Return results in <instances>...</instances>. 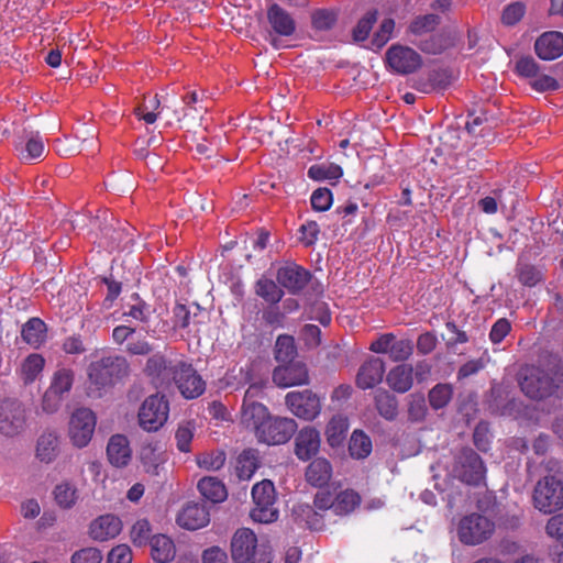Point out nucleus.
<instances>
[{
  "label": "nucleus",
  "mask_w": 563,
  "mask_h": 563,
  "mask_svg": "<svg viewBox=\"0 0 563 563\" xmlns=\"http://www.w3.org/2000/svg\"><path fill=\"white\" fill-rule=\"evenodd\" d=\"M519 384L521 390L531 399H543L552 395L563 397V373L559 371L527 366L522 369Z\"/></svg>",
  "instance_id": "1"
},
{
  "label": "nucleus",
  "mask_w": 563,
  "mask_h": 563,
  "mask_svg": "<svg viewBox=\"0 0 563 563\" xmlns=\"http://www.w3.org/2000/svg\"><path fill=\"white\" fill-rule=\"evenodd\" d=\"M231 554L235 563H272L269 545L258 543L256 534L249 528L239 529L233 534Z\"/></svg>",
  "instance_id": "2"
},
{
  "label": "nucleus",
  "mask_w": 563,
  "mask_h": 563,
  "mask_svg": "<svg viewBox=\"0 0 563 563\" xmlns=\"http://www.w3.org/2000/svg\"><path fill=\"white\" fill-rule=\"evenodd\" d=\"M130 366L128 361L118 355L103 356L92 361L87 369L89 386L96 390L111 387L117 382L129 375Z\"/></svg>",
  "instance_id": "3"
},
{
  "label": "nucleus",
  "mask_w": 563,
  "mask_h": 563,
  "mask_svg": "<svg viewBox=\"0 0 563 563\" xmlns=\"http://www.w3.org/2000/svg\"><path fill=\"white\" fill-rule=\"evenodd\" d=\"M31 409L21 400H0V434L7 439L23 435L30 427Z\"/></svg>",
  "instance_id": "4"
},
{
  "label": "nucleus",
  "mask_w": 563,
  "mask_h": 563,
  "mask_svg": "<svg viewBox=\"0 0 563 563\" xmlns=\"http://www.w3.org/2000/svg\"><path fill=\"white\" fill-rule=\"evenodd\" d=\"M534 507L544 514H552L563 508V483L554 475L541 478L533 492Z\"/></svg>",
  "instance_id": "5"
},
{
  "label": "nucleus",
  "mask_w": 563,
  "mask_h": 563,
  "mask_svg": "<svg viewBox=\"0 0 563 563\" xmlns=\"http://www.w3.org/2000/svg\"><path fill=\"white\" fill-rule=\"evenodd\" d=\"M252 497L254 508L251 511V517L254 521L269 523L277 520L276 494L274 484L271 481L264 479L255 484L252 488Z\"/></svg>",
  "instance_id": "6"
},
{
  "label": "nucleus",
  "mask_w": 563,
  "mask_h": 563,
  "mask_svg": "<svg viewBox=\"0 0 563 563\" xmlns=\"http://www.w3.org/2000/svg\"><path fill=\"white\" fill-rule=\"evenodd\" d=\"M495 523L487 517L473 512L464 516L457 526L459 540L465 545H477L490 538Z\"/></svg>",
  "instance_id": "7"
},
{
  "label": "nucleus",
  "mask_w": 563,
  "mask_h": 563,
  "mask_svg": "<svg viewBox=\"0 0 563 563\" xmlns=\"http://www.w3.org/2000/svg\"><path fill=\"white\" fill-rule=\"evenodd\" d=\"M168 413L169 405L165 397L157 394L151 395L139 409V424L147 432H155L166 423Z\"/></svg>",
  "instance_id": "8"
},
{
  "label": "nucleus",
  "mask_w": 563,
  "mask_h": 563,
  "mask_svg": "<svg viewBox=\"0 0 563 563\" xmlns=\"http://www.w3.org/2000/svg\"><path fill=\"white\" fill-rule=\"evenodd\" d=\"M485 466L481 456L472 449H463L455 457L453 474L461 482L478 485L485 476Z\"/></svg>",
  "instance_id": "9"
},
{
  "label": "nucleus",
  "mask_w": 563,
  "mask_h": 563,
  "mask_svg": "<svg viewBox=\"0 0 563 563\" xmlns=\"http://www.w3.org/2000/svg\"><path fill=\"white\" fill-rule=\"evenodd\" d=\"M97 423L96 415L89 408H77L69 420L68 434L73 444L85 448L92 439Z\"/></svg>",
  "instance_id": "10"
},
{
  "label": "nucleus",
  "mask_w": 563,
  "mask_h": 563,
  "mask_svg": "<svg viewBox=\"0 0 563 563\" xmlns=\"http://www.w3.org/2000/svg\"><path fill=\"white\" fill-rule=\"evenodd\" d=\"M296 427L294 419L271 416L255 437L262 443L278 445L286 443L291 438Z\"/></svg>",
  "instance_id": "11"
},
{
  "label": "nucleus",
  "mask_w": 563,
  "mask_h": 563,
  "mask_svg": "<svg viewBox=\"0 0 563 563\" xmlns=\"http://www.w3.org/2000/svg\"><path fill=\"white\" fill-rule=\"evenodd\" d=\"M285 400L288 409L303 420H313L321 410L319 397L309 389L290 391Z\"/></svg>",
  "instance_id": "12"
},
{
  "label": "nucleus",
  "mask_w": 563,
  "mask_h": 563,
  "mask_svg": "<svg viewBox=\"0 0 563 563\" xmlns=\"http://www.w3.org/2000/svg\"><path fill=\"white\" fill-rule=\"evenodd\" d=\"M388 66L400 75L412 74L422 64L421 56L411 47L393 45L386 52Z\"/></svg>",
  "instance_id": "13"
},
{
  "label": "nucleus",
  "mask_w": 563,
  "mask_h": 563,
  "mask_svg": "<svg viewBox=\"0 0 563 563\" xmlns=\"http://www.w3.org/2000/svg\"><path fill=\"white\" fill-rule=\"evenodd\" d=\"M173 383L176 384L180 394L187 399H194L203 394L206 383L191 364L178 361V369Z\"/></svg>",
  "instance_id": "14"
},
{
  "label": "nucleus",
  "mask_w": 563,
  "mask_h": 563,
  "mask_svg": "<svg viewBox=\"0 0 563 563\" xmlns=\"http://www.w3.org/2000/svg\"><path fill=\"white\" fill-rule=\"evenodd\" d=\"M177 369L178 362L174 363L156 353L147 358L144 372L156 387H168L173 383Z\"/></svg>",
  "instance_id": "15"
},
{
  "label": "nucleus",
  "mask_w": 563,
  "mask_h": 563,
  "mask_svg": "<svg viewBox=\"0 0 563 563\" xmlns=\"http://www.w3.org/2000/svg\"><path fill=\"white\" fill-rule=\"evenodd\" d=\"M309 380L308 369L302 363H286L273 372V382L279 387L303 385Z\"/></svg>",
  "instance_id": "16"
},
{
  "label": "nucleus",
  "mask_w": 563,
  "mask_h": 563,
  "mask_svg": "<svg viewBox=\"0 0 563 563\" xmlns=\"http://www.w3.org/2000/svg\"><path fill=\"white\" fill-rule=\"evenodd\" d=\"M310 278V272L296 264L283 266L277 272L278 283L294 295L302 290Z\"/></svg>",
  "instance_id": "17"
},
{
  "label": "nucleus",
  "mask_w": 563,
  "mask_h": 563,
  "mask_svg": "<svg viewBox=\"0 0 563 563\" xmlns=\"http://www.w3.org/2000/svg\"><path fill=\"white\" fill-rule=\"evenodd\" d=\"M536 54L543 60H553L563 55V33L549 31L541 34L534 43Z\"/></svg>",
  "instance_id": "18"
},
{
  "label": "nucleus",
  "mask_w": 563,
  "mask_h": 563,
  "mask_svg": "<svg viewBox=\"0 0 563 563\" xmlns=\"http://www.w3.org/2000/svg\"><path fill=\"white\" fill-rule=\"evenodd\" d=\"M122 521L118 516L108 514L99 516L89 527V536L96 541H108L120 534Z\"/></svg>",
  "instance_id": "19"
},
{
  "label": "nucleus",
  "mask_w": 563,
  "mask_h": 563,
  "mask_svg": "<svg viewBox=\"0 0 563 563\" xmlns=\"http://www.w3.org/2000/svg\"><path fill=\"white\" fill-rule=\"evenodd\" d=\"M385 363L379 357H371L364 362L356 374V386L361 389L374 388L383 380Z\"/></svg>",
  "instance_id": "20"
},
{
  "label": "nucleus",
  "mask_w": 563,
  "mask_h": 563,
  "mask_svg": "<svg viewBox=\"0 0 563 563\" xmlns=\"http://www.w3.org/2000/svg\"><path fill=\"white\" fill-rule=\"evenodd\" d=\"M176 521L184 529L198 530L209 523L210 515L205 505L191 503L180 510Z\"/></svg>",
  "instance_id": "21"
},
{
  "label": "nucleus",
  "mask_w": 563,
  "mask_h": 563,
  "mask_svg": "<svg viewBox=\"0 0 563 563\" xmlns=\"http://www.w3.org/2000/svg\"><path fill=\"white\" fill-rule=\"evenodd\" d=\"M60 452L59 435L54 430H44L35 443V459L44 464L53 463Z\"/></svg>",
  "instance_id": "22"
},
{
  "label": "nucleus",
  "mask_w": 563,
  "mask_h": 563,
  "mask_svg": "<svg viewBox=\"0 0 563 563\" xmlns=\"http://www.w3.org/2000/svg\"><path fill=\"white\" fill-rule=\"evenodd\" d=\"M320 433L312 427L302 428L295 438V454L301 461H308L320 449Z\"/></svg>",
  "instance_id": "23"
},
{
  "label": "nucleus",
  "mask_w": 563,
  "mask_h": 563,
  "mask_svg": "<svg viewBox=\"0 0 563 563\" xmlns=\"http://www.w3.org/2000/svg\"><path fill=\"white\" fill-rule=\"evenodd\" d=\"M267 20L274 32L279 36H291L296 31L294 18L276 3L267 8Z\"/></svg>",
  "instance_id": "24"
},
{
  "label": "nucleus",
  "mask_w": 563,
  "mask_h": 563,
  "mask_svg": "<svg viewBox=\"0 0 563 563\" xmlns=\"http://www.w3.org/2000/svg\"><path fill=\"white\" fill-rule=\"evenodd\" d=\"M271 416L268 408L263 404H242L240 422L256 434Z\"/></svg>",
  "instance_id": "25"
},
{
  "label": "nucleus",
  "mask_w": 563,
  "mask_h": 563,
  "mask_svg": "<svg viewBox=\"0 0 563 563\" xmlns=\"http://www.w3.org/2000/svg\"><path fill=\"white\" fill-rule=\"evenodd\" d=\"M109 462L115 467L126 466L132 457L129 440L123 434H114L110 438L107 446Z\"/></svg>",
  "instance_id": "26"
},
{
  "label": "nucleus",
  "mask_w": 563,
  "mask_h": 563,
  "mask_svg": "<svg viewBox=\"0 0 563 563\" xmlns=\"http://www.w3.org/2000/svg\"><path fill=\"white\" fill-rule=\"evenodd\" d=\"M386 384L396 393L405 394L413 385V367L402 363L394 366L386 375Z\"/></svg>",
  "instance_id": "27"
},
{
  "label": "nucleus",
  "mask_w": 563,
  "mask_h": 563,
  "mask_svg": "<svg viewBox=\"0 0 563 563\" xmlns=\"http://www.w3.org/2000/svg\"><path fill=\"white\" fill-rule=\"evenodd\" d=\"M332 476V466L323 457L313 460L306 470V479L316 487L327 485Z\"/></svg>",
  "instance_id": "28"
},
{
  "label": "nucleus",
  "mask_w": 563,
  "mask_h": 563,
  "mask_svg": "<svg viewBox=\"0 0 563 563\" xmlns=\"http://www.w3.org/2000/svg\"><path fill=\"white\" fill-rule=\"evenodd\" d=\"M198 490L213 504L222 503L228 497L224 484L217 477L206 476L198 482Z\"/></svg>",
  "instance_id": "29"
},
{
  "label": "nucleus",
  "mask_w": 563,
  "mask_h": 563,
  "mask_svg": "<svg viewBox=\"0 0 563 563\" xmlns=\"http://www.w3.org/2000/svg\"><path fill=\"white\" fill-rule=\"evenodd\" d=\"M151 554L158 563L170 562L175 558V544L170 538L165 534L153 536L151 539Z\"/></svg>",
  "instance_id": "30"
},
{
  "label": "nucleus",
  "mask_w": 563,
  "mask_h": 563,
  "mask_svg": "<svg viewBox=\"0 0 563 563\" xmlns=\"http://www.w3.org/2000/svg\"><path fill=\"white\" fill-rule=\"evenodd\" d=\"M21 336L25 343L38 347L46 338V324L40 318H31L21 330Z\"/></svg>",
  "instance_id": "31"
},
{
  "label": "nucleus",
  "mask_w": 563,
  "mask_h": 563,
  "mask_svg": "<svg viewBox=\"0 0 563 563\" xmlns=\"http://www.w3.org/2000/svg\"><path fill=\"white\" fill-rule=\"evenodd\" d=\"M294 512L300 522H303L309 529L321 530L324 527L323 512L316 507L301 504L294 508Z\"/></svg>",
  "instance_id": "32"
},
{
  "label": "nucleus",
  "mask_w": 563,
  "mask_h": 563,
  "mask_svg": "<svg viewBox=\"0 0 563 563\" xmlns=\"http://www.w3.org/2000/svg\"><path fill=\"white\" fill-rule=\"evenodd\" d=\"M375 407L378 413L386 420H394L398 415V400L396 396L385 389H378L375 394Z\"/></svg>",
  "instance_id": "33"
},
{
  "label": "nucleus",
  "mask_w": 563,
  "mask_h": 563,
  "mask_svg": "<svg viewBox=\"0 0 563 563\" xmlns=\"http://www.w3.org/2000/svg\"><path fill=\"white\" fill-rule=\"evenodd\" d=\"M440 22L441 18L434 13L418 15L409 23L407 31L415 36H423L432 33Z\"/></svg>",
  "instance_id": "34"
},
{
  "label": "nucleus",
  "mask_w": 563,
  "mask_h": 563,
  "mask_svg": "<svg viewBox=\"0 0 563 563\" xmlns=\"http://www.w3.org/2000/svg\"><path fill=\"white\" fill-rule=\"evenodd\" d=\"M516 276L521 285L526 287H534L543 280L544 274L541 268L519 261L516 266Z\"/></svg>",
  "instance_id": "35"
},
{
  "label": "nucleus",
  "mask_w": 563,
  "mask_h": 563,
  "mask_svg": "<svg viewBox=\"0 0 563 563\" xmlns=\"http://www.w3.org/2000/svg\"><path fill=\"white\" fill-rule=\"evenodd\" d=\"M255 292L271 305L279 302L284 290L272 279L262 277L256 282Z\"/></svg>",
  "instance_id": "36"
},
{
  "label": "nucleus",
  "mask_w": 563,
  "mask_h": 563,
  "mask_svg": "<svg viewBox=\"0 0 563 563\" xmlns=\"http://www.w3.org/2000/svg\"><path fill=\"white\" fill-rule=\"evenodd\" d=\"M140 459L147 473H157V467L163 462L161 448L157 443H144L140 450Z\"/></svg>",
  "instance_id": "37"
},
{
  "label": "nucleus",
  "mask_w": 563,
  "mask_h": 563,
  "mask_svg": "<svg viewBox=\"0 0 563 563\" xmlns=\"http://www.w3.org/2000/svg\"><path fill=\"white\" fill-rule=\"evenodd\" d=\"M349 428L347 418L342 415L334 416L328 423L325 434L331 446L339 445L345 438Z\"/></svg>",
  "instance_id": "38"
},
{
  "label": "nucleus",
  "mask_w": 563,
  "mask_h": 563,
  "mask_svg": "<svg viewBox=\"0 0 563 563\" xmlns=\"http://www.w3.org/2000/svg\"><path fill=\"white\" fill-rule=\"evenodd\" d=\"M360 503L361 497L356 492L352 489L343 490L334 498V514L338 516L349 515Z\"/></svg>",
  "instance_id": "39"
},
{
  "label": "nucleus",
  "mask_w": 563,
  "mask_h": 563,
  "mask_svg": "<svg viewBox=\"0 0 563 563\" xmlns=\"http://www.w3.org/2000/svg\"><path fill=\"white\" fill-rule=\"evenodd\" d=\"M342 174V168L333 163L314 164L308 169V177L317 181L338 180Z\"/></svg>",
  "instance_id": "40"
},
{
  "label": "nucleus",
  "mask_w": 563,
  "mask_h": 563,
  "mask_svg": "<svg viewBox=\"0 0 563 563\" xmlns=\"http://www.w3.org/2000/svg\"><path fill=\"white\" fill-rule=\"evenodd\" d=\"M297 355L295 340L291 335L282 334L275 343V358L277 362L290 363Z\"/></svg>",
  "instance_id": "41"
},
{
  "label": "nucleus",
  "mask_w": 563,
  "mask_h": 563,
  "mask_svg": "<svg viewBox=\"0 0 563 563\" xmlns=\"http://www.w3.org/2000/svg\"><path fill=\"white\" fill-rule=\"evenodd\" d=\"M350 454L355 459H365L372 452V441L361 430H355L350 439L349 443Z\"/></svg>",
  "instance_id": "42"
},
{
  "label": "nucleus",
  "mask_w": 563,
  "mask_h": 563,
  "mask_svg": "<svg viewBox=\"0 0 563 563\" xmlns=\"http://www.w3.org/2000/svg\"><path fill=\"white\" fill-rule=\"evenodd\" d=\"M73 383L74 372L69 368H59L54 373L48 389L64 397L71 389Z\"/></svg>",
  "instance_id": "43"
},
{
  "label": "nucleus",
  "mask_w": 563,
  "mask_h": 563,
  "mask_svg": "<svg viewBox=\"0 0 563 563\" xmlns=\"http://www.w3.org/2000/svg\"><path fill=\"white\" fill-rule=\"evenodd\" d=\"M44 358L40 354L29 355L21 366V377L25 384L35 380L44 367Z\"/></svg>",
  "instance_id": "44"
},
{
  "label": "nucleus",
  "mask_w": 563,
  "mask_h": 563,
  "mask_svg": "<svg viewBox=\"0 0 563 563\" xmlns=\"http://www.w3.org/2000/svg\"><path fill=\"white\" fill-rule=\"evenodd\" d=\"M258 467V460L252 450L243 451L238 459L236 473L241 479H250Z\"/></svg>",
  "instance_id": "45"
},
{
  "label": "nucleus",
  "mask_w": 563,
  "mask_h": 563,
  "mask_svg": "<svg viewBox=\"0 0 563 563\" xmlns=\"http://www.w3.org/2000/svg\"><path fill=\"white\" fill-rule=\"evenodd\" d=\"M54 497L62 508L69 509L77 501V489L70 483H60L54 489Z\"/></svg>",
  "instance_id": "46"
},
{
  "label": "nucleus",
  "mask_w": 563,
  "mask_h": 563,
  "mask_svg": "<svg viewBox=\"0 0 563 563\" xmlns=\"http://www.w3.org/2000/svg\"><path fill=\"white\" fill-rule=\"evenodd\" d=\"M452 387L448 384H438L429 391V402L433 409L444 408L452 398Z\"/></svg>",
  "instance_id": "47"
},
{
  "label": "nucleus",
  "mask_w": 563,
  "mask_h": 563,
  "mask_svg": "<svg viewBox=\"0 0 563 563\" xmlns=\"http://www.w3.org/2000/svg\"><path fill=\"white\" fill-rule=\"evenodd\" d=\"M413 353V343L409 339L397 340L396 338L393 341L391 350L389 353V358L393 362H405L407 361Z\"/></svg>",
  "instance_id": "48"
},
{
  "label": "nucleus",
  "mask_w": 563,
  "mask_h": 563,
  "mask_svg": "<svg viewBox=\"0 0 563 563\" xmlns=\"http://www.w3.org/2000/svg\"><path fill=\"white\" fill-rule=\"evenodd\" d=\"M151 525L146 519H140L137 520L131 529L130 536L131 540L134 545L136 547H143L147 544V542H151Z\"/></svg>",
  "instance_id": "49"
},
{
  "label": "nucleus",
  "mask_w": 563,
  "mask_h": 563,
  "mask_svg": "<svg viewBox=\"0 0 563 563\" xmlns=\"http://www.w3.org/2000/svg\"><path fill=\"white\" fill-rule=\"evenodd\" d=\"M159 104L161 102L157 99V96L147 100L145 99L144 102L135 109V114L147 124H152L157 119V113L155 111L159 108Z\"/></svg>",
  "instance_id": "50"
},
{
  "label": "nucleus",
  "mask_w": 563,
  "mask_h": 563,
  "mask_svg": "<svg viewBox=\"0 0 563 563\" xmlns=\"http://www.w3.org/2000/svg\"><path fill=\"white\" fill-rule=\"evenodd\" d=\"M132 298H134L136 302L131 305L124 314L142 323H147L151 317V306L142 300L137 294H133Z\"/></svg>",
  "instance_id": "51"
},
{
  "label": "nucleus",
  "mask_w": 563,
  "mask_h": 563,
  "mask_svg": "<svg viewBox=\"0 0 563 563\" xmlns=\"http://www.w3.org/2000/svg\"><path fill=\"white\" fill-rule=\"evenodd\" d=\"M197 463L200 467L208 471H218L225 463V453L222 451L203 453L197 457Z\"/></svg>",
  "instance_id": "52"
},
{
  "label": "nucleus",
  "mask_w": 563,
  "mask_h": 563,
  "mask_svg": "<svg viewBox=\"0 0 563 563\" xmlns=\"http://www.w3.org/2000/svg\"><path fill=\"white\" fill-rule=\"evenodd\" d=\"M427 413L426 399L422 394H411L408 404V417L411 421H421Z\"/></svg>",
  "instance_id": "53"
},
{
  "label": "nucleus",
  "mask_w": 563,
  "mask_h": 563,
  "mask_svg": "<svg viewBox=\"0 0 563 563\" xmlns=\"http://www.w3.org/2000/svg\"><path fill=\"white\" fill-rule=\"evenodd\" d=\"M377 19L376 11H368L356 24L353 30V38L356 42L365 41Z\"/></svg>",
  "instance_id": "54"
},
{
  "label": "nucleus",
  "mask_w": 563,
  "mask_h": 563,
  "mask_svg": "<svg viewBox=\"0 0 563 563\" xmlns=\"http://www.w3.org/2000/svg\"><path fill=\"white\" fill-rule=\"evenodd\" d=\"M312 26L316 30L327 31L333 27L336 22V15L333 11L327 9H318L311 16Z\"/></svg>",
  "instance_id": "55"
},
{
  "label": "nucleus",
  "mask_w": 563,
  "mask_h": 563,
  "mask_svg": "<svg viewBox=\"0 0 563 563\" xmlns=\"http://www.w3.org/2000/svg\"><path fill=\"white\" fill-rule=\"evenodd\" d=\"M197 313H191L184 303H176L173 308V327L174 329H187L190 325L191 319L196 318Z\"/></svg>",
  "instance_id": "56"
},
{
  "label": "nucleus",
  "mask_w": 563,
  "mask_h": 563,
  "mask_svg": "<svg viewBox=\"0 0 563 563\" xmlns=\"http://www.w3.org/2000/svg\"><path fill=\"white\" fill-rule=\"evenodd\" d=\"M194 426L190 422L180 424L176 431L175 439L177 449L181 452H189L190 444L194 438Z\"/></svg>",
  "instance_id": "57"
},
{
  "label": "nucleus",
  "mask_w": 563,
  "mask_h": 563,
  "mask_svg": "<svg viewBox=\"0 0 563 563\" xmlns=\"http://www.w3.org/2000/svg\"><path fill=\"white\" fill-rule=\"evenodd\" d=\"M526 7L521 2H514L508 4L501 15V21L505 25H515L525 15Z\"/></svg>",
  "instance_id": "58"
},
{
  "label": "nucleus",
  "mask_w": 563,
  "mask_h": 563,
  "mask_svg": "<svg viewBox=\"0 0 563 563\" xmlns=\"http://www.w3.org/2000/svg\"><path fill=\"white\" fill-rule=\"evenodd\" d=\"M311 206L317 211H325L332 205V192L328 188H318L310 198Z\"/></svg>",
  "instance_id": "59"
},
{
  "label": "nucleus",
  "mask_w": 563,
  "mask_h": 563,
  "mask_svg": "<svg viewBox=\"0 0 563 563\" xmlns=\"http://www.w3.org/2000/svg\"><path fill=\"white\" fill-rule=\"evenodd\" d=\"M101 561V551L91 547L78 550L71 556V563H100Z\"/></svg>",
  "instance_id": "60"
},
{
  "label": "nucleus",
  "mask_w": 563,
  "mask_h": 563,
  "mask_svg": "<svg viewBox=\"0 0 563 563\" xmlns=\"http://www.w3.org/2000/svg\"><path fill=\"white\" fill-rule=\"evenodd\" d=\"M44 152V143L42 137L36 134H31L25 144V155H23L24 159H36L42 156Z\"/></svg>",
  "instance_id": "61"
},
{
  "label": "nucleus",
  "mask_w": 563,
  "mask_h": 563,
  "mask_svg": "<svg viewBox=\"0 0 563 563\" xmlns=\"http://www.w3.org/2000/svg\"><path fill=\"white\" fill-rule=\"evenodd\" d=\"M133 554L128 544H119L111 549L107 563H132Z\"/></svg>",
  "instance_id": "62"
},
{
  "label": "nucleus",
  "mask_w": 563,
  "mask_h": 563,
  "mask_svg": "<svg viewBox=\"0 0 563 563\" xmlns=\"http://www.w3.org/2000/svg\"><path fill=\"white\" fill-rule=\"evenodd\" d=\"M419 48L428 54H439L445 48V40L440 34H431L419 43Z\"/></svg>",
  "instance_id": "63"
},
{
  "label": "nucleus",
  "mask_w": 563,
  "mask_h": 563,
  "mask_svg": "<svg viewBox=\"0 0 563 563\" xmlns=\"http://www.w3.org/2000/svg\"><path fill=\"white\" fill-rule=\"evenodd\" d=\"M516 70L522 77L534 78L539 73V65L532 57L526 56L517 60Z\"/></svg>",
  "instance_id": "64"
}]
</instances>
